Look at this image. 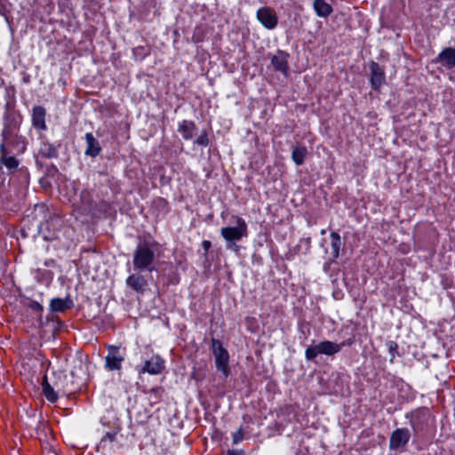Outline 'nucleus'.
Wrapping results in <instances>:
<instances>
[{"instance_id": "f257e3e1", "label": "nucleus", "mask_w": 455, "mask_h": 455, "mask_svg": "<svg viewBox=\"0 0 455 455\" xmlns=\"http://www.w3.org/2000/svg\"><path fill=\"white\" fill-rule=\"evenodd\" d=\"M235 227H225L220 230L222 237L228 243V248L238 251L239 247L235 242L248 235V228L245 220L239 216H233Z\"/></svg>"}, {"instance_id": "f03ea898", "label": "nucleus", "mask_w": 455, "mask_h": 455, "mask_svg": "<svg viewBox=\"0 0 455 455\" xmlns=\"http://www.w3.org/2000/svg\"><path fill=\"white\" fill-rule=\"evenodd\" d=\"M155 259V252L152 244L147 242L140 243L133 254V266L138 270H150V266Z\"/></svg>"}, {"instance_id": "7ed1b4c3", "label": "nucleus", "mask_w": 455, "mask_h": 455, "mask_svg": "<svg viewBox=\"0 0 455 455\" xmlns=\"http://www.w3.org/2000/svg\"><path fill=\"white\" fill-rule=\"evenodd\" d=\"M341 350V345L338 343L324 340L316 345L309 346L305 352V356L308 361H314L319 355H334Z\"/></svg>"}, {"instance_id": "20e7f679", "label": "nucleus", "mask_w": 455, "mask_h": 455, "mask_svg": "<svg viewBox=\"0 0 455 455\" xmlns=\"http://www.w3.org/2000/svg\"><path fill=\"white\" fill-rule=\"evenodd\" d=\"M2 136L4 142L0 146V163L4 165L10 171V172H13L18 168L19 162L14 156H10L11 151L8 148L11 144L10 130L4 128L2 132Z\"/></svg>"}, {"instance_id": "39448f33", "label": "nucleus", "mask_w": 455, "mask_h": 455, "mask_svg": "<svg viewBox=\"0 0 455 455\" xmlns=\"http://www.w3.org/2000/svg\"><path fill=\"white\" fill-rule=\"evenodd\" d=\"M212 352L215 357V364L219 371H220L225 377L230 373L228 366L229 355L226 348L223 347L221 342L218 339H212Z\"/></svg>"}, {"instance_id": "423d86ee", "label": "nucleus", "mask_w": 455, "mask_h": 455, "mask_svg": "<svg viewBox=\"0 0 455 455\" xmlns=\"http://www.w3.org/2000/svg\"><path fill=\"white\" fill-rule=\"evenodd\" d=\"M164 369V360L158 355H152L147 360L143 366L137 367L139 374L149 373L156 375L161 373Z\"/></svg>"}, {"instance_id": "0eeeda50", "label": "nucleus", "mask_w": 455, "mask_h": 455, "mask_svg": "<svg viewBox=\"0 0 455 455\" xmlns=\"http://www.w3.org/2000/svg\"><path fill=\"white\" fill-rule=\"evenodd\" d=\"M108 354L105 359V367L109 371H118L122 368V363L124 355L119 351V347L116 346H108Z\"/></svg>"}, {"instance_id": "6e6552de", "label": "nucleus", "mask_w": 455, "mask_h": 455, "mask_svg": "<svg viewBox=\"0 0 455 455\" xmlns=\"http://www.w3.org/2000/svg\"><path fill=\"white\" fill-rule=\"evenodd\" d=\"M411 438V433L408 428H397L395 430L389 440V448L391 450H398L403 448Z\"/></svg>"}, {"instance_id": "1a4fd4ad", "label": "nucleus", "mask_w": 455, "mask_h": 455, "mask_svg": "<svg viewBox=\"0 0 455 455\" xmlns=\"http://www.w3.org/2000/svg\"><path fill=\"white\" fill-rule=\"evenodd\" d=\"M257 19L267 29H274L278 22V18L269 7L259 8L257 12Z\"/></svg>"}, {"instance_id": "9d476101", "label": "nucleus", "mask_w": 455, "mask_h": 455, "mask_svg": "<svg viewBox=\"0 0 455 455\" xmlns=\"http://www.w3.org/2000/svg\"><path fill=\"white\" fill-rule=\"evenodd\" d=\"M371 68V84L373 90H378L385 82L384 69L376 62L372 61Z\"/></svg>"}, {"instance_id": "9b49d317", "label": "nucleus", "mask_w": 455, "mask_h": 455, "mask_svg": "<svg viewBox=\"0 0 455 455\" xmlns=\"http://www.w3.org/2000/svg\"><path fill=\"white\" fill-rule=\"evenodd\" d=\"M46 110L42 106H36L32 109V124L33 126L41 131L46 130L45 124Z\"/></svg>"}, {"instance_id": "f8f14e48", "label": "nucleus", "mask_w": 455, "mask_h": 455, "mask_svg": "<svg viewBox=\"0 0 455 455\" xmlns=\"http://www.w3.org/2000/svg\"><path fill=\"white\" fill-rule=\"evenodd\" d=\"M288 58L289 54L283 51H278L276 54L271 58V64L274 68L283 74H287L288 71Z\"/></svg>"}, {"instance_id": "ddd939ff", "label": "nucleus", "mask_w": 455, "mask_h": 455, "mask_svg": "<svg viewBox=\"0 0 455 455\" xmlns=\"http://www.w3.org/2000/svg\"><path fill=\"white\" fill-rule=\"evenodd\" d=\"M85 155L92 157L97 156L101 151V148L100 146L99 141L94 138V136L91 132L85 134Z\"/></svg>"}, {"instance_id": "4468645a", "label": "nucleus", "mask_w": 455, "mask_h": 455, "mask_svg": "<svg viewBox=\"0 0 455 455\" xmlns=\"http://www.w3.org/2000/svg\"><path fill=\"white\" fill-rule=\"evenodd\" d=\"M74 306L72 299L69 297L66 299H52L50 303L51 310L53 312H64Z\"/></svg>"}, {"instance_id": "2eb2a0df", "label": "nucleus", "mask_w": 455, "mask_h": 455, "mask_svg": "<svg viewBox=\"0 0 455 455\" xmlns=\"http://www.w3.org/2000/svg\"><path fill=\"white\" fill-rule=\"evenodd\" d=\"M438 60L443 66L448 68L455 67V49L451 47L445 48L438 55Z\"/></svg>"}, {"instance_id": "dca6fc26", "label": "nucleus", "mask_w": 455, "mask_h": 455, "mask_svg": "<svg viewBox=\"0 0 455 455\" xmlns=\"http://www.w3.org/2000/svg\"><path fill=\"white\" fill-rule=\"evenodd\" d=\"M126 284L137 292H143L147 281L140 275H132L126 279Z\"/></svg>"}, {"instance_id": "f3484780", "label": "nucleus", "mask_w": 455, "mask_h": 455, "mask_svg": "<svg viewBox=\"0 0 455 455\" xmlns=\"http://www.w3.org/2000/svg\"><path fill=\"white\" fill-rule=\"evenodd\" d=\"M341 245H342L341 238H340V235H339V233L331 232V251L330 253V255H331L330 259L331 261H335L339 258Z\"/></svg>"}, {"instance_id": "a211bd4d", "label": "nucleus", "mask_w": 455, "mask_h": 455, "mask_svg": "<svg viewBox=\"0 0 455 455\" xmlns=\"http://www.w3.org/2000/svg\"><path fill=\"white\" fill-rule=\"evenodd\" d=\"M313 7L317 16L327 18L332 12V7L324 0H315Z\"/></svg>"}, {"instance_id": "6ab92c4d", "label": "nucleus", "mask_w": 455, "mask_h": 455, "mask_svg": "<svg viewBox=\"0 0 455 455\" xmlns=\"http://www.w3.org/2000/svg\"><path fill=\"white\" fill-rule=\"evenodd\" d=\"M196 130V124L192 121H182L178 128L179 132L181 133L183 139L190 140L193 138L194 132Z\"/></svg>"}, {"instance_id": "aec40b11", "label": "nucleus", "mask_w": 455, "mask_h": 455, "mask_svg": "<svg viewBox=\"0 0 455 455\" xmlns=\"http://www.w3.org/2000/svg\"><path fill=\"white\" fill-rule=\"evenodd\" d=\"M42 389L44 395L49 402L54 403L58 400L57 392H55L54 388L48 383L46 376L44 377Z\"/></svg>"}, {"instance_id": "412c9836", "label": "nucleus", "mask_w": 455, "mask_h": 455, "mask_svg": "<svg viewBox=\"0 0 455 455\" xmlns=\"http://www.w3.org/2000/svg\"><path fill=\"white\" fill-rule=\"evenodd\" d=\"M307 154V149L305 146H298L292 149L291 158L297 165H301Z\"/></svg>"}, {"instance_id": "4be33fe9", "label": "nucleus", "mask_w": 455, "mask_h": 455, "mask_svg": "<svg viewBox=\"0 0 455 455\" xmlns=\"http://www.w3.org/2000/svg\"><path fill=\"white\" fill-rule=\"evenodd\" d=\"M40 153L48 158L57 156V149L51 144H44L40 148Z\"/></svg>"}, {"instance_id": "5701e85b", "label": "nucleus", "mask_w": 455, "mask_h": 455, "mask_svg": "<svg viewBox=\"0 0 455 455\" xmlns=\"http://www.w3.org/2000/svg\"><path fill=\"white\" fill-rule=\"evenodd\" d=\"M61 224H62L61 219L57 215H54V216L51 217L49 220L46 221L45 228L48 231H50L51 228H52V229L55 230L57 228L60 227Z\"/></svg>"}, {"instance_id": "b1692460", "label": "nucleus", "mask_w": 455, "mask_h": 455, "mask_svg": "<svg viewBox=\"0 0 455 455\" xmlns=\"http://www.w3.org/2000/svg\"><path fill=\"white\" fill-rule=\"evenodd\" d=\"M243 435H244V432H243V427H240L237 431L233 433V435H232L233 444H237V443H241L243 439Z\"/></svg>"}, {"instance_id": "393cba45", "label": "nucleus", "mask_w": 455, "mask_h": 455, "mask_svg": "<svg viewBox=\"0 0 455 455\" xmlns=\"http://www.w3.org/2000/svg\"><path fill=\"white\" fill-rule=\"evenodd\" d=\"M195 143L199 146L206 147L209 144L208 134L204 131L201 135L196 140Z\"/></svg>"}, {"instance_id": "a878e982", "label": "nucleus", "mask_w": 455, "mask_h": 455, "mask_svg": "<svg viewBox=\"0 0 455 455\" xmlns=\"http://www.w3.org/2000/svg\"><path fill=\"white\" fill-rule=\"evenodd\" d=\"M116 434H117V431H116V430L107 432L105 434V435L102 437L101 441L104 442V441L108 440L109 442H114L116 440Z\"/></svg>"}, {"instance_id": "bb28decb", "label": "nucleus", "mask_w": 455, "mask_h": 455, "mask_svg": "<svg viewBox=\"0 0 455 455\" xmlns=\"http://www.w3.org/2000/svg\"><path fill=\"white\" fill-rule=\"evenodd\" d=\"M30 307L37 312H41L43 310V307L38 302L31 303Z\"/></svg>"}, {"instance_id": "cd10ccee", "label": "nucleus", "mask_w": 455, "mask_h": 455, "mask_svg": "<svg viewBox=\"0 0 455 455\" xmlns=\"http://www.w3.org/2000/svg\"><path fill=\"white\" fill-rule=\"evenodd\" d=\"M202 246L204 248V250L205 251H208L212 246V243L208 240H204L203 243H202Z\"/></svg>"}, {"instance_id": "c85d7f7f", "label": "nucleus", "mask_w": 455, "mask_h": 455, "mask_svg": "<svg viewBox=\"0 0 455 455\" xmlns=\"http://www.w3.org/2000/svg\"><path fill=\"white\" fill-rule=\"evenodd\" d=\"M228 455H244V452L238 450H229Z\"/></svg>"}, {"instance_id": "c756f323", "label": "nucleus", "mask_w": 455, "mask_h": 455, "mask_svg": "<svg viewBox=\"0 0 455 455\" xmlns=\"http://www.w3.org/2000/svg\"><path fill=\"white\" fill-rule=\"evenodd\" d=\"M44 236L45 240H53V239L57 238L55 232H53L52 234H48V235L44 234Z\"/></svg>"}, {"instance_id": "7c9ffc66", "label": "nucleus", "mask_w": 455, "mask_h": 455, "mask_svg": "<svg viewBox=\"0 0 455 455\" xmlns=\"http://www.w3.org/2000/svg\"><path fill=\"white\" fill-rule=\"evenodd\" d=\"M353 342H354L353 339H348L347 340H345V341L339 343V345H341V347H345V346H350V345L353 344Z\"/></svg>"}, {"instance_id": "2f4dec72", "label": "nucleus", "mask_w": 455, "mask_h": 455, "mask_svg": "<svg viewBox=\"0 0 455 455\" xmlns=\"http://www.w3.org/2000/svg\"><path fill=\"white\" fill-rule=\"evenodd\" d=\"M140 50H141V51H143V50H144V48H143V47H138V48H136V50H135V53L137 54V52H138L139 51H140Z\"/></svg>"}, {"instance_id": "473e14b6", "label": "nucleus", "mask_w": 455, "mask_h": 455, "mask_svg": "<svg viewBox=\"0 0 455 455\" xmlns=\"http://www.w3.org/2000/svg\"><path fill=\"white\" fill-rule=\"evenodd\" d=\"M325 232H326V231H325L324 229L321 230V235H324V234H325Z\"/></svg>"}]
</instances>
